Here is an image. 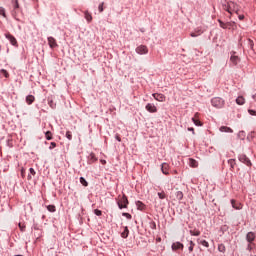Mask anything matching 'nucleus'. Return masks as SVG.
<instances>
[{
	"label": "nucleus",
	"instance_id": "39",
	"mask_svg": "<svg viewBox=\"0 0 256 256\" xmlns=\"http://www.w3.org/2000/svg\"><path fill=\"white\" fill-rule=\"evenodd\" d=\"M17 13H18V10H12V17L15 19V21H21V20L17 17Z\"/></svg>",
	"mask_w": 256,
	"mask_h": 256
},
{
	"label": "nucleus",
	"instance_id": "43",
	"mask_svg": "<svg viewBox=\"0 0 256 256\" xmlns=\"http://www.w3.org/2000/svg\"><path fill=\"white\" fill-rule=\"evenodd\" d=\"M66 138L68 139V141H71L73 139V133H71V131H67Z\"/></svg>",
	"mask_w": 256,
	"mask_h": 256
},
{
	"label": "nucleus",
	"instance_id": "9",
	"mask_svg": "<svg viewBox=\"0 0 256 256\" xmlns=\"http://www.w3.org/2000/svg\"><path fill=\"white\" fill-rule=\"evenodd\" d=\"M47 39L50 49H55V47H59V45L57 44V40L53 36H49Z\"/></svg>",
	"mask_w": 256,
	"mask_h": 256
},
{
	"label": "nucleus",
	"instance_id": "30",
	"mask_svg": "<svg viewBox=\"0 0 256 256\" xmlns=\"http://www.w3.org/2000/svg\"><path fill=\"white\" fill-rule=\"evenodd\" d=\"M195 33L199 36V35H203V33H205V28L203 27H197L195 30Z\"/></svg>",
	"mask_w": 256,
	"mask_h": 256
},
{
	"label": "nucleus",
	"instance_id": "29",
	"mask_svg": "<svg viewBox=\"0 0 256 256\" xmlns=\"http://www.w3.org/2000/svg\"><path fill=\"white\" fill-rule=\"evenodd\" d=\"M228 165H230V170L233 171L235 169V165H237V163L235 162V159H229Z\"/></svg>",
	"mask_w": 256,
	"mask_h": 256
},
{
	"label": "nucleus",
	"instance_id": "38",
	"mask_svg": "<svg viewBox=\"0 0 256 256\" xmlns=\"http://www.w3.org/2000/svg\"><path fill=\"white\" fill-rule=\"evenodd\" d=\"M223 9L224 11H227V13H229L231 15V8H229V2H227V4L223 5Z\"/></svg>",
	"mask_w": 256,
	"mask_h": 256
},
{
	"label": "nucleus",
	"instance_id": "20",
	"mask_svg": "<svg viewBox=\"0 0 256 256\" xmlns=\"http://www.w3.org/2000/svg\"><path fill=\"white\" fill-rule=\"evenodd\" d=\"M192 122L196 127H203V122L201 120L197 119V113L195 114V117L192 118Z\"/></svg>",
	"mask_w": 256,
	"mask_h": 256
},
{
	"label": "nucleus",
	"instance_id": "44",
	"mask_svg": "<svg viewBox=\"0 0 256 256\" xmlns=\"http://www.w3.org/2000/svg\"><path fill=\"white\" fill-rule=\"evenodd\" d=\"M94 215H96L97 217H101V215H103V211L99 209H94Z\"/></svg>",
	"mask_w": 256,
	"mask_h": 256
},
{
	"label": "nucleus",
	"instance_id": "47",
	"mask_svg": "<svg viewBox=\"0 0 256 256\" xmlns=\"http://www.w3.org/2000/svg\"><path fill=\"white\" fill-rule=\"evenodd\" d=\"M122 217H126V219H133V216H131V214H129L127 212H123Z\"/></svg>",
	"mask_w": 256,
	"mask_h": 256
},
{
	"label": "nucleus",
	"instance_id": "23",
	"mask_svg": "<svg viewBox=\"0 0 256 256\" xmlns=\"http://www.w3.org/2000/svg\"><path fill=\"white\" fill-rule=\"evenodd\" d=\"M11 3H12V6H13V11H15V10L19 11V9H20L19 0H12Z\"/></svg>",
	"mask_w": 256,
	"mask_h": 256
},
{
	"label": "nucleus",
	"instance_id": "42",
	"mask_svg": "<svg viewBox=\"0 0 256 256\" xmlns=\"http://www.w3.org/2000/svg\"><path fill=\"white\" fill-rule=\"evenodd\" d=\"M103 5H105V2H102L99 4V6H98L99 13H103V11H105V8H103Z\"/></svg>",
	"mask_w": 256,
	"mask_h": 256
},
{
	"label": "nucleus",
	"instance_id": "32",
	"mask_svg": "<svg viewBox=\"0 0 256 256\" xmlns=\"http://www.w3.org/2000/svg\"><path fill=\"white\" fill-rule=\"evenodd\" d=\"M227 231H229V226L227 225H222L220 227V233H222V235H225V233H227Z\"/></svg>",
	"mask_w": 256,
	"mask_h": 256
},
{
	"label": "nucleus",
	"instance_id": "51",
	"mask_svg": "<svg viewBox=\"0 0 256 256\" xmlns=\"http://www.w3.org/2000/svg\"><path fill=\"white\" fill-rule=\"evenodd\" d=\"M0 15H2V17H7V14L5 13V8L0 7Z\"/></svg>",
	"mask_w": 256,
	"mask_h": 256
},
{
	"label": "nucleus",
	"instance_id": "40",
	"mask_svg": "<svg viewBox=\"0 0 256 256\" xmlns=\"http://www.w3.org/2000/svg\"><path fill=\"white\" fill-rule=\"evenodd\" d=\"M159 199H167V194L164 191L158 192Z\"/></svg>",
	"mask_w": 256,
	"mask_h": 256
},
{
	"label": "nucleus",
	"instance_id": "24",
	"mask_svg": "<svg viewBox=\"0 0 256 256\" xmlns=\"http://www.w3.org/2000/svg\"><path fill=\"white\" fill-rule=\"evenodd\" d=\"M84 17L86 21H88V23H91V21H93V16H91V13H89V11L84 12Z\"/></svg>",
	"mask_w": 256,
	"mask_h": 256
},
{
	"label": "nucleus",
	"instance_id": "15",
	"mask_svg": "<svg viewBox=\"0 0 256 256\" xmlns=\"http://www.w3.org/2000/svg\"><path fill=\"white\" fill-rule=\"evenodd\" d=\"M161 172L163 175H169V164L167 162L161 164Z\"/></svg>",
	"mask_w": 256,
	"mask_h": 256
},
{
	"label": "nucleus",
	"instance_id": "62",
	"mask_svg": "<svg viewBox=\"0 0 256 256\" xmlns=\"http://www.w3.org/2000/svg\"><path fill=\"white\" fill-rule=\"evenodd\" d=\"M24 173H25V169H21V175L23 176L24 175Z\"/></svg>",
	"mask_w": 256,
	"mask_h": 256
},
{
	"label": "nucleus",
	"instance_id": "34",
	"mask_svg": "<svg viewBox=\"0 0 256 256\" xmlns=\"http://www.w3.org/2000/svg\"><path fill=\"white\" fill-rule=\"evenodd\" d=\"M48 105L51 107V109H55L57 107V104L53 101V99L48 98Z\"/></svg>",
	"mask_w": 256,
	"mask_h": 256
},
{
	"label": "nucleus",
	"instance_id": "31",
	"mask_svg": "<svg viewBox=\"0 0 256 256\" xmlns=\"http://www.w3.org/2000/svg\"><path fill=\"white\" fill-rule=\"evenodd\" d=\"M45 139H46L47 141H52V139H53V133H51V131H46V132H45Z\"/></svg>",
	"mask_w": 256,
	"mask_h": 256
},
{
	"label": "nucleus",
	"instance_id": "53",
	"mask_svg": "<svg viewBox=\"0 0 256 256\" xmlns=\"http://www.w3.org/2000/svg\"><path fill=\"white\" fill-rule=\"evenodd\" d=\"M55 147H57V143L51 142V143H50V146H49L50 151L53 150V149H55Z\"/></svg>",
	"mask_w": 256,
	"mask_h": 256
},
{
	"label": "nucleus",
	"instance_id": "52",
	"mask_svg": "<svg viewBox=\"0 0 256 256\" xmlns=\"http://www.w3.org/2000/svg\"><path fill=\"white\" fill-rule=\"evenodd\" d=\"M200 244H202L203 247H206V248L209 247V242H207V240H202V241H200Z\"/></svg>",
	"mask_w": 256,
	"mask_h": 256
},
{
	"label": "nucleus",
	"instance_id": "14",
	"mask_svg": "<svg viewBox=\"0 0 256 256\" xmlns=\"http://www.w3.org/2000/svg\"><path fill=\"white\" fill-rule=\"evenodd\" d=\"M256 238L255 232H248L246 234V241L247 243H254Z\"/></svg>",
	"mask_w": 256,
	"mask_h": 256
},
{
	"label": "nucleus",
	"instance_id": "26",
	"mask_svg": "<svg viewBox=\"0 0 256 256\" xmlns=\"http://www.w3.org/2000/svg\"><path fill=\"white\" fill-rule=\"evenodd\" d=\"M189 165L191 167H198L199 166V162H197V160L193 159V158H189Z\"/></svg>",
	"mask_w": 256,
	"mask_h": 256
},
{
	"label": "nucleus",
	"instance_id": "19",
	"mask_svg": "<svg viewBox=\"0 0 256 256\" xmlns=\"http://www.w3.org/2000/svg\"><path fill=\"white\" fill-rule=\"evenodd\" d=\"M219 131L221 133H233V129L231 127H229V126H221L219 128Z\"/></svg>",
	"mask_w": 256,
	"mask_h": 256
},
{
	"label": "nucleus",
	"instance_id": "58",
	"mask_svg": "<svg viewBox=\"0 0 256 256\" xmlns=\"http://www.w3.org/2000/svg\"><path fill=\"white\" fill-rule=\"evenodd\" d=\"M238 19H239L240 21H243V19H245V15H238Z\"/></svg>",
	"mask_w": 256,
	"mask_h": 256
},
{
	"label": "nucleus",
	"instance_id": "60",
	"mask_svg": "<svg viewBox=\"0 0 256 256\" xmlns=\"http://www.w3.org/2000/svg\"><path fill=\"white\" fill-rule=\"evenodd\" d=\"M27 179H28V181H31V179H33L32 174H28Z\"/></svg>",
	"mask_w": 256,
	"mask_h": 256
},
{
	"label": "nucleus",
	"instance_id": "63",
	"mask_svg": "<svg viewBox=\"0 0 256 256\" xmlns=\"http://www.w3.org/2000/svg\"><path fill=\"white\" fill-rule=\"evenodd\" d=\"M18 29H19V31H21V29H22V28H21V25H18Z\"/></svg>",
	"mask_w": 256,
	"mask_h": 256
},
{
	"label": "nucleus",
	"instance_id": "64",
	"mask_svg": "<svg viewBox=\"0 0 256 256\" xmlns=\"http://www.w3.org/2000/svg\"><path fill=\"white\" fill-rule=\"evenodd\" d=\"M102 163H107V162L105 160H103Z\"/></svg>",
	"mask_w": 256,
	"mask_h": 256
},
{
	"label": "nucleus",
	"instance_id": "8",
	"mask_svg": "<svg viewBox=\"0 0 256 256\" xmlns=\"http://www.w3.org/2000/svg\"><path fill=\"white\" fill-rule=\"evenodd\" d=\"M136 53L138 55H147L149 53V49L145 45H140L136 47Z\"/></svg>",
	"mask_w": 256,
	"mask_h": 256
},
{
	"label": "nucleus",
	"instance_id": "1",
	"mask_svg": "<svg viewBox=\"0 0 256 256\" xmlns=\"http://www.w3.org/2000/svg\"><path fill=\"white\" fill-rule=\"evenodd\" d=\"M212 107H216V109H223L225 107V100L221 97H214L211 99Z\"/></svg>",
	"mask_w": 256,
	"mask_h": 256
},
{
	"label": "nucleus",
	"instance_id": "16",
	"mask_svg": "<svg viewBox=\"0 0 256 256\" xmlns=\"http://www.w3.org/2000/svg\"><path fill=\"white\" fill-rule=\"evenodd\" d=\"M95 161H97V156H95V153H90L88 155V160H87L88 165H93Z\"/></svg>",
	"mask_w": 256,
	"mask_h": 256
},
{
	"label": "nucleus",
	"instance_id": "57",
	"mask_svg": "<svg viewBox=\"0 0 256 256\" xmlns=\"http://www.w3.org/2000/svg\"><path fill=\"white\" fill-rule=\"evenodd\" d=\"M115 139L116 141H118L119 143H121V136H119V134L115 135Z\"/></svg>",
	"mask_w": 256,
	"mask_h": 256
},
{
	"label": "nucleus",
	"instance_id": "25",
	"mask_svg": "<svg viewBox=\"0 0 256 256\" xmlns=\"http://www.w3.org/2000/svg\"><path fill=\"white\" fill-rule=\"evenodd\" d=\"M237 105H245V98L243 96H238L236 98Z\"/></svg>",
	"mask_w": 256,
	"mask_h": 256
},
{
	"label": "nucleus",
	"instance_id": "56",
	"mask_svg": "<svg viewBox=\"0 0 256 256\" xmlns=\"http://www.w3.org/2000/svg\"><path fill=\"white\" fill-rule=\"evenodd\" d=\"M190 37H199V34H197V32H192L190 33Z\"/></svg>",
	"mask_w": 256,
	"mask_h": 256
},
{
	"label": "nucleus",
	"instance_id": "48",
	"mask_svg": "<svg viewBox=\"0 0 256 256\" xmlns=\"http://www.w3.org/2000/svg\"><path fill=\"white\" fill-rule=\"evenodd\" d=\"M18 227H19L20 231H21L22 233H24V231H25V229H26L25 224L19 223V224H18Z\"/></svg>",
	"mask_w": 256,
	"mask_h": 256
},
{
	"label": "nucleus",
	"instance_id": "54",
	"mask_svg": "<svg viewBox=\"0 0 256 256\" xmlns=\"http://www.w3.org/2000/svg\"><path fill=\"white\" fill-rule=\"evenodd\" d=\"M248 113H249V115H252V116L256 117V110L249 109Z\"/></svg>",
	"mask_w": 256,
	"mask_h": 256
},
{
	"label": "nucleus",
	"instance_id": "12",
	"mask_svg": "<svg viewBox=\"0 0 256 256\" xmlns=\"http://www.w3.org/2000/svg\"><path fill=\"white\" fill-rule=\"evenodd\" d=\"M145 109L148 111V113H157V106H155L153 103H148L145 106Z\"/></svg>",
	"mask_w": 256,
	"mask_h": 256
},
{
	"label": "nucleus",
	"instance_id": "37",
	"mask_svg": "<svg viewBox=\"0 0 256 256\" xmlns=\"http://www.w3.org/2000/svg\"><path fill=\"white\" fill-rule=\"evenodd\" d=\"M255 247V243H248L247 247H246V251H249L250 253L253 251Z\"/></svg>",
	"mask_w": 256,
	"mask_h": 256
},
{
	"label": "nucleus",
	"instance_id": "59",
	"mask_svg": "<svg viewBox=\"0 0 256 256\" xmlns=\"http://www.w3.org/2000/svg\"><path fill=\"white\" fill-rule=\"evenodd\" d=\"M188 131H191L193 134H195V128H193V127H189Z\"/></svg>",
	"mask_w": 256,
	"mask_h": 256
},
{
	"label": "nucleus",
	"instance_id": "49",
	"mask_svg": "<svg viewBox=\"0 0 256 256\" xmlns=\"http://www.w3.org/2000/svg\"><path fill=\"white\" fill-rule=\"evenodd\" d=\"M235 25V22H226V29H231Z\"/></svg>",
	"mask_w": 256,
	"mask_h": 256
},
{
	"label": "nucleus",
	"instance_id": "11",
	"mask_svg": "<svg viewBox=\"0 0 256 256\" xmlns=\"http://www.w3.org/2000/svg\"><path fill=\"white\" fill-rule=\"evenodd\" d=\"M31 229H32V231L34 230V231H38V234H37V236H36V239H41V228H40V226H39V224H37L36 223V221L35 220H33V225H32V227H31Z\"/></svg>",
	"mask_w": 256,
	"mask_h": 256
},
{
	"label": "nucleus",
	"instance_id": "28",
	"mask_svg": "<svg viewBox=\"0 0 256 256\" xmlns=\"http://www.w3.org/2000/svg\"><path fill=\"white\" fill-rule=\"evenodd\" d=\"M46 208H47V211H49V213H55V211H57V207L53 204L46 206Z\"/></svg>",
	"mask_w": 256,
	"mask_h": 256
},
{
	"label": "nucleus",
	"instance_id": "6",
	"mask_svg": "<svg viewBox=\"0 0 256 256\" xmlns=\"http://www.w3.org/2000/svg\"><path fill=\"white\" fill-rule=\"evenodd\" d=\"M5 37L13 45V47H19V44L17 43V38H15V36H13L11 33H6Z\"/></svg>",
	"mask_w": 256,
	"mask_h": 256
},
{
	"label": "nucleus",
	"instance_id": "46",
	"mask_svg": "<svg viewBox=\"0 0 256 256\" xmlns=\"http://www.w3.org/2000/svg\"><path fill=\"white\" fill-rule=\"evenodd\" d=\"M149 225H150V229H157V223H155V221H150V223H149Z\"/></svg>",
	"mask_w": 256,
	"mask_h": 256
},
{
	"label": "nucleus",
	"instance_id": "4",
	"mask_svg": "<svg viewBox=\"0 0 256 256\" xmlns=\"http://www.w3.org/2000/svg\"><path fill=\"white\" fill-rule=\"evenodd\" d=\"M230 54H231L230 62L232 63V65H234V66L239 65V63H241V58H239V56L236 55L237 52L231 51Z\"/></svg>",
	"mask_w": 256,
	"mask_h": 256
},
{
	"label": "nucleus",
	"instance_id": "33",
	"mask_svg": "<svg viewBox=\"0 0 256 256\" xmlns=\"http://www.w3.org/2000/svg\"><path fill=\"white\" fill-rule=\"evenodd\" d=\"M175 197L178 201H182L183 200V192L182 191H177L175 193Z\"/></svg>",
	"mask_w": 256,
	"mask_h": 256
},
{
	"label": "nucleus",
	"instance_id": "21",
	"mask_svg": "<svg viewBox=\"0 0 256 256\" xmlns=\"http://www.w3.org/2000/svg\"><path fill=\"white\" fill-rule=\"evenodd\" d=\"M123 229L124 230L121 232V237L122 239H127V237H129V227L124 226Z\"/></svg>",
	"mask_w": 256,
	"mask_h": 256
},
{
	"label": "nucleus",
	"instance_id": "7",
	"mask_svg": "<svg viewBox=\"0 0 256 256\" xmlns=\"http://www.w3.org/2000/svg\"><path fill=\"white\" fill-rule=\"evenodd\" d=\"M229 9H230V15H233V13H236V15H239V5H237L235 2H229Z\"/></svg>",
	"mask_w": 256,
	"mask_h": 256
},
{
	"label": "nucleus",
	"instance_id": "27",
	"mask_svg": "<svg viewBox=\"0 0 256 256\" xmlns=\"http://www.w3.org/2000/svg\"><path fill=\"white\" fill-rule=\"evenodd\" d=\"M79 181H80L81 185H83V187H89V182H87V179H85V177L81 176L79 178Z\"/></svg>",
	"mask_w": 256,
	"mask_h": 256
},
{
	"label": "nucleus",
	"instance_id": "22",
	"mask_svg": "<svg viewBox=\"0 0 256 256\" xmlns=\"http://www.w3.org/2000/svg\"><path fill=\"white\" fill-rule=\"evenodd\" d=\"M34 101H35V96H33V95L26 96V103H27V105H33Z\"/></svg>",
	"mask_w": 256,
	"mask_h": 256
},
{
	"label": "nucleus",
	"instance_id": "36",
	"mask_svg": "<svg viewBox=\"0 0 256 256\" xmlns=\"http://www.w3.org/2000/svg\"><path fill=\"white\" fill-rule=\"evenodd\" d=\"M189 243H190V246L188 247V251H189V253H193V249L195 247V242H193V240H190Z\"/></svg>",
	"mask_w": 256,
	"mask_h": 256
},
{
	"label": "nucleus",
	"instance_id": "55",
	"mask_svg": "<svg viewBox=\"0 0 256 256\" xmlns=\"http://www.w3.org/2000/svg\"><path fill=\"white\" fill-rule=\"evenodd\" d=\"M238 137L241 138V137H245V131H240L238 133Z\"/></svg>",
	"mask_w": 256,
	"mask_h": 256
},
{
	"label": "nucleus",
	"instance_id": "5",
	"mask_svg": "<svg viewBox=\"0 0 256 256\" xmlns=\"http://www.w3.org/2000/svg\"><path fill=\"white\" fill-rule=\"evenodd\" d=\"M171 249L174 253H176V251H183V249H185V245H183V243L181 242H174L171 245Z\"/></svg>",
	"mask_w": 256,
	"mask_h": 256
},
{
	"label": "nucleus",
	"instance_id": "10",
	"mask_svg": "<svg viewBox=\"0 0 256 256\" xmlns=\"http://www.w3.org/2000/svg\"><path fill=\"white\" fill-rule=\"evenodd\" d=\"M246 45H247V47L250 51V54L255 55V49H254L255 43L253 42V40L247 39L246 40Z\"/></svg>",
	"mask_w": 256,
	"mask_h": 256
},
{
	"label": "nucleus",
	"instance_id": "45",
	"mask_svg": "<svg viewBox=\"0 0 256 256\" xmlns=\"http://www.w3.org/2000/svg\"><path fill=\"white\" fill-rule=\"evenodd\" d=\"M218 23L222 29H226L227 23L223 22L221 19H218Z\"/></svg>",
	"mask_w": 256,
	"mask_h": 256
},
{
	"label": "nucleus",
	"instance_id": "3",
	"mask_svg": "<svg viewBox=\"0 0 256 256\" xmlns=\"http://www.w3.org/2000/svg\"><path fill=\"white\" fill-rule=\"evenodd\" d=\"M238 161L244 165H247V167H251L253 165V163H251V159H249V157H247L245 154H239Z\"/></svg>",
	"mask_w": 256,
	"mask_h": 256
},
{
	"label": "nucleus",
	"instance_id": "41",
	"mask_svg": "<svg viewBox=\"0 0 256 256\" xmlns=\"http://www.w3.org/2000/svg\"><path fill=\"white\" fill-rule=\"evenodd\" d=\"M218 251L220 253H225V244H219L218 245Z\"/></svg>",
	"mask_w": 256,
	"mask_h": 256
},
{
	"label": "nucleus",
	"instance_id": "2",
	"mask_svg": "<svg viewBox=\"0 0 256 256\" xmlns=\"http://www.w3.org/2000/svg\"><path fill=\"white\" fill-rule=\"evenodd\" d=\"M117 205L119 209H127L129 205V199L125 194L119 199V201L117 202Z\"/></svg>",
	"mask_w": 256,
	"mask_h": 256
},
{
	"label": "nucleus",
	"instance_id": "18",
	"mask_svg": "<svg viewBox=\"0 0 256 256\" xmlns=\"http://www.w3.org/2000/svg\"><path fill=\"white\" fill-rule=\"evenodd\" d=\"M231 205H232L233 209H236L238 211L243 209V206L241 205V203L235 201L234 199L231 200Z\"/></svg>",
	"mask_w": 256,
	"mask_h": 256
},
{
	"label": "nucleus",
	"instance_id": "61",
	"mask_svg": "<svg viewBox=\"0 0 256 256\" xmlns=\"http://www.w3.org/2000/svg\"><path fill=\"white\" fill-rule=\"evenodd\" d=\"M2 72L5 73V77H7V70L2 69Z\"/></svg>",
	"mask_w": 256,
	"mask_h": 256
},
{
	"label": "nucleus",
	"instance_id": "13",
	"mask_svg": "<svg viewBox=\"0 0 256 256\" xmlns=\"http://www.w3.org/2000/svg\"><path fill=\"white\" fill-rule=\"evenodd\" d=\"M152 97H154V99L156 101H159L160 103H163V101H165V94H161V93H153Z\"/></svg>",
	"mask_w": 256,
	"mask_h": 256
},
{
	"label": "nucleus",
	"instance_id": "35",
	"mask_svg": "<svg viewBox=\"0 0 256 256\" xmlns=\"http://www.w3.org/2000/svg\"><path fill=\"white\" fill-rule=\"evenodd\" d=\"M190 235L192 237H199V235H201V231H199V230H195V231L190 230Z\"/></svg>",
	"mask_w": 256,
	"mask_h": 256
},
{
	"label": "nucleus",
	"instance_id": "50",
	"mask_svg": "<svg viewBox=\"0 0 256 256\" xmlns=\"http://www.w3.org/2000/svg\"><path fill=\"white\" fill-rule=\"evenodd\" d=\"M29 174L35 177V175H37V172L35 171L34 168H29Z\"/></svg>",
	"mask_w": 256,
	"mask_h": 256
},
{
	"label": "nucleus",
	"instance_id": "17",
	"mask_svg": "<svg viewBox=\"0 0 256 256\" xmlns=\"http://www.w3.org/2000/svg\"><path fill=\"white\" fill-rule=\"evenodd\" d=\"M135 203L138 211H145V209H147V206L142 201L138 200Z\"/></svg>",
	"mask_w": 256,
	"mask_h": 256
}]
</instances>
